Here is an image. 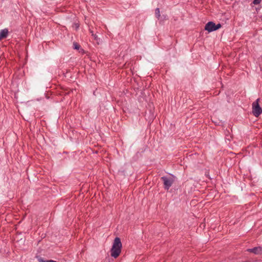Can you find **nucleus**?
<instances>
[{
    "mask_svg": "<svg viewBox=\"0 0 262 262\" xmlns=\"http://www.w3.org/2000/svg\"><path fill=\"white\" fill-rule=\"evenodd\" d=\"M92 36L94 37L95 39H96L97 36V35L96 34H94V35H92Z\"/></svg>",
    "mask_w": 262,
    "mask_h": 262,
    "instance_id": "obj_11",
    "label": "nucleus"
},
{
    "mask_svg": "<svg viewBox=\"0 0 262 262\" xmlns=\"http://www.w3.org/2000/svg\"><path fill=\"white\" fill-rule=\"evenodd\" d=\"M161 179L163 181L164 188L166 190H168L173 183V180L172 179H169L166 177H162Z\"/></svg>",
    "mask_w": 262,
    "mask_h": 262,
    "instance_id": "obj_4",
    "label": "nucleus"
},
{
    "mask_svg": "<svg viewBox=\"0 0 262 262\" xmlns=\"http://www.w3.org/2000/svg\"><path fill=\"white\" fill-rule=\"evenodd\" d=\"M90 33H91L92 35H94V32L93 31L90 30Z\"/></svg>",
    "mask_w": 262,
    "mask_h": 262,
    "instance_id": "obj_12",
    "label": "nucleus"
},
{
    "mask_svg": "<svg viewBox=\"0 0 262 262\" xmlns=\"http://www.w3.org/2000/svg\"><path fill=\"white\" fill-rule=\"evenodd\" d=\"M155 15H156V17L158 19L160 18V11L159 8L156 9V10H155Z\"/></svg>",
    "mask_w": 262,
    "mask_h": 262,
    "instance_id": "obj_7",
    "label": "nucleus"
},
{
    "mask_svg": "<svg viewBox=\"0 0 262 262\" xmlns=\"http://www.w3.org/2000/svg\"><path fill=\"white\" fill-rule=\"evenodd\" d=\"M73 45H74V49H79V48H80V46L77 43V42H74L73 43Z\"/></svg>",
    "mask_w": 262,
    "mask_h": 262,
    "instance_id": "obj_8",
    "label": "nucleus"
},
{
    "mask_svg": "<svg viewBox=\"0 0 262 262\" xmlns=\"http://www.w3.org/2000/svg\"><path fill=\"white\" fill-rule=\"evenodd\" d=\"M121 248L122 244L120 239L119 237H116L111 249V256L114 258H117L121 253Z\"/></svg>",
    "mask_w": 262,
    "mask_h": 262,
    "instance_id": "obj_1",
    "label": "nucleus"
},
{
    "mask_svg": "<svg viewBox=\"0 0 262 262\" xmlns=\"http://www.w3.org/2000/svg\"><path fill=\"white\" fill-rule=\"evenodd\" d=\"M259 99H257L252 103V113L256 117H258L262 113V108L259 105Z\"/></svg>",
    "mask_w": 262,
    "mask_h": 262,
    "instance_id": "obj_2",
    "label": "nucleus"
},
{
    "mask_svg": "<svg viewBox=\"0 0 262 262\" xmlns=\"http://www.w3.org/2000/svg\"><path fill=\"white\" fill-rule=\"evenodd\" d=\"M247 251L253 253L257 255H261L262 254V247H255L252 249H247Z\"/></svg>",
    "mask_w": 262,
    "mask_h": 262,
    "instance_id": "obj_5",
    "label": "nucleus"
},
{
    "mask_svg": "<svg viewBox=\"0 0 262 262\" xmlns=\"http://www.w3.org/2000/svg\"><path fill=\"white\" fill-rule=\"evenodd\" d=\"M221 27V25L220 24H217L215 25L212 21H209L207 23L205 27V30L208 31L209 32L215 31Z\"/></svg>",
    "mask_w": 262,
    "mask_h": 262,
    "instance_id": "obj_3",
    "label": "nucleus"
},
{
    "mask_svg": "<svg viewBox=\"0 0 262 262\" xmlns=\"http://www.w3.org/2000/svg\"><path fill=\"white\" fill-rule=\"evenodd\" d=\"M261 0H254L253 3L255 5H257L260 3Z\"/></svg>",
    "mask_w": 262,
    "mask_h": 262,
    "instance_id": "obj_9",
    "label": "nucleus"
},
{
    "mask_svg": "<svg viewBox=\"0 0 262 262\" xmlns=\"http://www.w3.org/2000/svg\"><path fill=\"white\" fill-rule=\"evenodd\" d=\"M74 26H75V28H76V29H78V28H79V25H78V24H75L74 25Z\"/></svg>",
    "mask_w": 262,
    "mask_h": 262,
    "instance_id": "obj_10",
    "label": "nucleus"
},
{
    "mask_svg": "<svg viewBox=\"0 0 262 262\" xmlns=\"http://www.w3.org/2000/svg\"><path fill=\"white\" fill-rule=\"evenodd\" d=\"M8 34V30L7 29L1 30L0 32V40L6 38Z\"/></svg>",
    "mask_w": 262,
    "mask_h": 262,
    "instance_id": "obj_6",
    "label": "nucleus"
}]
</instances>
